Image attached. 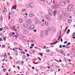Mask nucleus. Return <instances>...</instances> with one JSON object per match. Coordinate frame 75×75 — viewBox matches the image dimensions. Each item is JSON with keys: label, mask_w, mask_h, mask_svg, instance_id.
Returning a JSON list of instances; mask_svg holds the SVG:
<instances>
[{"label": "nucleus", "mask_w": 75, "mask_h": 75, "mask_svg": "<svg viewBox=\"0 0 75 75\" xmlns=\"http://www.w3.org/2000/svg\"><path fill=\"white\" fill-rule=\"evenodd\" d=\"M33 31L34 32H37V30H36V29H34L33 30Z\"/></svg>", "instance_id": "51"}, {"label": "nucleus", "mask_w": 75, "mask_h": 75, "mask_svg": "<svg viewBox=\"0 0 75 75\" xmlns=\"http://www.w3.org/2000/svg\"><path fill=\"white\" fill-rule=\"evenodd\" d=\"M53 14L54 16H55V15H56V14H57V11H56V10L54 11Z\"/></svg>", "instance_id": "21"}, {"label": "nucleus", "mask_w": 75, "mask_h": 75, "mask_svg": "<svg viewBox=\"0 0 75 75\" xmlns=\"http://www.w3.org/2000/svg\"><path fill=\"white\" fill-rule=\"evenodd\" d=\"M61 65H62V67L63 68H64V64H62Z\"/></svg>", "instance_id": "46"}, {"label": "nucleus", "mask_w": 75, "mask_h": 75, "mask_svg": "<svg viewBox=\"0 0 75 75\" xmlns=\"http://www.w3.org/2000/svg\"><path fill=\"white\" fill-rule=\"evenodd\" d=\"M70 44H71V43L70 42H69L67 44V45H70Z\"/></svg>", "instance_id": "50"}, {"label": "nucleus", "mask_w": 75, "mask_h": 75, "mask_svg": "<svg viewBox=\"0 0 75 75\" xmlns=\"http://www.w3.org/2000/svg\"><path fill=\"white\" fill-rule=\"evenodd\" d=\"M35 28V26L34 25H32L30 26L29 28V29L30 30H33Z\"/></svg>", "instance_id": "5"}, {"label": "nucleus", "mask_w": 75, "mask_h": 75, "mask_svg": "<svg viewBox=\"0 0 75 75\" xmlns=\"http://www.w3.org/2000/svg\"><path fill=\"white\" fill-rule=\"evenodd\" d=\"M0 35L1 38H5V37H4V36L3 35V34L2 33L0 34Z\"/></svg>", "instance_id": "26"}, {"label": "nucleus", "mask_w": 75, "mask_h": 75, "mask_svg": "<svg viewBox=\"0 0 75 75\" xmlns=\"http://www.w3.org/2000/svg\"><path fill=\"white\" fill-rule=\"evenodd\" d=\"M12 16L14 15V11H12Z\"/></svg>", "instance_id": "43"}, {"label": "nucleus", "mask_w": 75, "mask_h": 75, "mask_svg": "<svg viewBox=\"0 0 75 75\" xmlns=\"http://www.w3.org/2000/svg\"><path fill=\"white\" fill-rule=\"evenodd\" d=\"M72 11H74V12H75V8H74L73 9Z\"/></svg>", "instance_id": "58"}, {"label": "nucleus", "mask_w": 75, "mask_h": 75, "mask_svg": "<svg viewBox=\"0 0 75 75\" xmlns=\"http://www.w3.org/2000/svg\"><path fill=\"white\" fill-rule=\"evenodd\" d=\"M21 54H25V52H24V51H22L21 52Z\"/></svg>", "instance_id": "40"}, {"label": "nucleus", "mask_w": 75, "mask_h": 75, "mask_svg": "<svg viewBox=\"0 0 75 75\" xmlns=\"http://www.w3.org/2000/svg\"><path fill=\"white\" fill-rule=\"evenodd\" d=\"M6 71V69H4L3 70V71H4V72H5V71Z\"/></svg>", "instance_id": "42"}, {"label": "nucleus", "mask_w": 75, "mask_h": 75, "mask_svg": "<svg viewBox=\"0 0 75 75\" xmlns=\"http://www.w3.org/2000/svg\"><path fill=\"white\" fill-rule=\"evenodd\" d=\"M26 7L27 8H30V5L27 4L26 5Z\"/></svg>", "instance_id": "33"}, {"label": "nucleus", "mask_w": 75, "mask_h": 75, "mask_svg": "<svg viewBox=\"0 0 75 75\" xmlns=\"http://www.w3.org/2000/svg\"><path fill=\"white\" fill-rule=\"evenodd\" d=\"M48 11L49 13L48 14L50 15V16H52V13H53L52 12V10L50 9H49L48 10Z\"/></svg>", "instance_id": "2"}, {"label": "nucleus", "mask_w": 75, "mask_h": 75, "mask_svg": "<svg viewBox=\"0 0 75 75\" xmlns=\"http://www.w3.org/2000/svg\"><path fill=\"white\" fill-rule=\"evenodd\" d=\"M66 48H68V49H69V47L67 46H66Z\"/></svg>", "instance_id": "60"}, {"label": "nucleus", "mask_w": 75, "mask_h": 75, "mask_svg": "<svg viewBox=\"0 0 75 75\" xmlns=\"http://www.w3.org/2000/svg\"><path fill=\"white\" fill-rule=\"evenodd\" d=\"M29 53L30 54H33V52H29Z\"/></svg>", "instance_id": "57"}, {"label": "nucleus", "mask_w": 75, "mask_h": 75, "mask_svg": "<svg viewBox=\"0 0 75 75\" xmlns=\"http://www.w3.org/2000/svg\"><path fill=\"white\" fill-rule=\"evenodd\" d=\"M45 24L46 25H48V22H45Z\"/></svg>", "instance_id": "37"}, {"label": "nucleus", "mask_w": 75, "mask_h": 75, "mask_svg": "<svg viewBox=\"0 0 75 75\" xmlns=\"http://www.w3.org/2000/svg\"><path fill=\"white\" fill-rule=\"evenodd\" d=\"M57 42H58V41H56V42H54L53 43H52L50 44V45H52V44H54V45L55 44H56V43Z\"/></svg>", "instance_id": "28"}, {"label": "nucleus", "mask_w": 75, "mask_h": 75, "mask_svg": "<svg viewBox=\"0 0 75 75\" xmlns=\"http://www.w3.org/2000/svg\"><path fill=\"white\" fill-rule=\"evenodd\" d=\"M59 5H56V8H59Z\"/></svg>", "instance_id": "30"}, {"label": "nucleus", "mask_w": 75, "mask_h": 75, "mask_svg": "<svg viewBox=\"0 0 75 75\" xmlns=\"http://www.w3.org/2000/svg\"><path fill=\"white\" fill-rule=\"evenodd\" d=\"M57 38H61V32H57Z\"/></svg>", "instance_id": "4"}, {"label": "nucleus", "mask_w": 75, "mask_h": 75, "mask_svg": "<svg viewBox=\"0 0 75 75\" xmlns=\"http://www.w3.org/2000/svg\"><path fill=\"white\" fill-rule=\"evenodd\" d=\"M14 45H17V43L16 42H14Z\"/></svg>", "instance_id": "56"}, {"label": "nucleus", "mask_w": 75, "mask_h": 75, "mask_svg": "<svg viewBox=\"0 0 75 75\" xmlns=\"http://www.w3.org/2000/svg\"><path fill=\"white\" fill-rule=\"evenodd\" d=\"M27 23L28 24H29V25H30V24H31V20L29 19L28 20Z\"/></svg>", "instance_id": "16"}, {"label": "nucleus", "mask_w": 75, "mask_h": 75, "mask_svg": "<svg viewBox=\"0 0 75 75\" xmlns=\"http://www.w3.org/2000/svg\"><path fill=\"white\" fill-rule=\"evenodd\" d=\"M52 8L54 9V8H56V6L55 5H52Z\"/></svg>", "instance_id": "22"}, {"label": "nucleus", "mask_w": 75, "mask_h": 75, "mask_svg": "<svg viewBox=\"0 0 75 75\" xmlns=\"http://www.w3.org/2000/svg\"><path fill=\"white\" fill-rule=\"evenodd\" d=\"M40 37L41 38H43V37H44V36L42 34L44 33V31H41L40 32Z\"/></svg>", "instance_id": "6"}, {"label": "nucleus", "mask_w": 75, "mask_h": 75, "mask_svg": "<svg viewBox=\"0 0 75 75\" xmlns=\"http://www.w3.org/2000/svg\"><path fill=\"white\" fill-rule=\"evenodd\" d=\"M26 55L27 56V57H30V54H29L27 53L26 54Z\"/></svg>", "instance_id": "47"}, {"label": "nucleus", "mask_w": 75, "mask_h": 75, "mask_svg": "<svg viewBox=\"0 0 75 75\" xmlns=\"http://www.w3.org/2000/svg\"><path fill=\"white\" fill-rule=\"evenodd\" d=\"M24 19H27V16H25L24 17Z\"/></svg>", "instance_id": "45"}, {"label": "nucleus", "mask_w": 75, "mask_h": 75, "mask_svg": "<svg viewBox=\"0 0 75 75\" xmlns=\"http://www.w3.org/2000/svg\"><path fill=\"white\" fill-rule=\"evenodd\" d=\"M73 7V5L71 4H70L68 8H67V10L68 11H70L71 10H72V8Z\"/></svg>", "instance_id": "1"}, {"label": "nucleus", "mask_w": 75, "mask_h": 75, "mask_svg": "<svg viewBox=\"0 0 75 75\" xmlns=\"http://www.w3.org/2000/svg\"><path fill=\"white\" fill-rule=\"evenodd\" d=\"M38 21V19H37V18H35V23L36 24L37 23V21Z\"/></svg>", "instance_id": "35"}, {"label": "nucleus", "mask_w": 75, "mask_h": 75, "mask_svg": "<svg viewBox=\"0 0 75 75\" xmlns=\"http://www.w3.org/2000/svg\"><path fill=\"white\" fill-rule=\"evenodd\" d=\"M29 6H30L31 8H33L34 7V5L33 4L32 2H30L29 4Z\"/></svg>", "instance_id": "9"}, {"label": "nucleus", "mask_w": 75, "mask_h": 75, "mask_svg": "<svg viewBox=\"0 0 75 75\" xmlns=\"http://www.w3.org/2000/svg\"><path fill=\"white\" fill-rule=\"evenodd\" d=\"M23 33L25 34H28V31L27 30H25L23 31Z\"/></svg>", "instance_id": "13"}, {"label": "nucleus", "mask_w": 75, "mask_h": 75, "mask_svg": "<svg viewBox=\"0 0 75 75\" xmlns=\"http://www.w3.org/2000/svg\"><path fill=\"white\" fill-rule=\"evenodd\" d=\"M23 26L24 28H27L28 27V25L26 23H24L23 24Z\"/></svg>", "instance_id": "15"}, {"label": "nucleus", "mask_w": 75, "mask_h": 75, "mask_svg": "<svg viewBox=\"0 0 75 75\" xmlns=\"http://www.w3.org/2000/svg\"><path fill=\"white\" fill-rule=\"evenodd\" d=\"M11 23L12 24H13L14 23V20L12 19L11 20Z\"/></svg>", "instance_id": "24"}, {"label": "nucleus", "mask_w": 75, "mask_h": 75, "mask_svg": "<svg viewBox=\"0 0 75 75\" xmlns=\"http://www.w3.org/2000/svg\"><path fill=\"white\" fill-rule=\"evenodd\" d=\"M11 9H16V5H15L12 7Z\"/></svg>", "instance_id": "23"}, {"label": "nucleus", "mask_w": 75, "mask_h": 75, "mask_svg": "<svg viewBox=\"0 0 75 75\" xmlns=\"http://www.w3.org/2000/svg\"><path fill=\"white\" fill-rule=\"evenodd\" d=\"M70 32V30L69 29H68L67 31V34H69V33Z\"/></svg>", "instance_id": "29"}, {"label": "nucleus", "mask_w": 75, "mask_h": 75, "mask_svg": "<svg viewBox=\"0 0 75 75\" xmlns=\"http://www.w3.org/2000/svg\"><path fill=\"white\" fill-rule=\"evenodd\" d=\"M5 28V29H7V30H8V27L7 26H6Z\"/></svg>", "instance_id": "49"}, {"label": "nucleus", "mask_w": 75, "mask_h": 75, "mask_svg": "<svg viewBox=\"0 0 75 75\" xmlns=\"http://www.w3.org/2000/svg\"><path fill=\"white\" fill-rule=\"evenodd\" d=\"M9 36L10 37H11V36H12V34H9Z\"/></svg>", "instance_id": "48"}, {"label": "nucleus", "mask_w": 75, "mask_h": 75, "mask_svg": "<svg viewBox=\"0 0 75 75\" xmlns=\"http://www.w3.org/2000/svg\"><path fill=\"white\" fill-rule=\"evenodd\" d=\"M41 23L42 24V25H44V22H43L42 21V22H41Z\"/></svg>", "instance_id": "44"}, {"label": "nucleus", "mask_w": 75, "mask_h": 75, "mask_svg": "<svg viewBox=\"0 0 75 75\" xmlns=\"http://www.w3.org/2000/svg\"><path fill=\"white\" fill-rule=\"evenodd\" d=\"M62 18V16L60 15L58 17V19L59 21H60L61 20Z\"/></svg>", "instance_id": "12"}, {"label": "nucleus", "mask_w": 75, "mask_h": 75, "mask_svg": "<svg viewBox=\"0 0 75 75\" xmlns=\"http://www.w3.org/2000/svg\"><path fill=\"white\" fill-rule=\"evenodd\" d=\"M51 31L52 32H55L56 31V29L53 27H51Z\"/></svg>", "instance_id": "8"}, {"label": "nucleus", "mask_w": 75, "mask_h": 75, "mask_svg": "<svg viewBox=\"0 0 75 75\" xmlns=\"http://www.w3.org/2000/svg\"><path fill=\"white\" fill-rule=\"evenodd\" d=\"M31 42H33V43H35V41L34 40L32 41Z\"/></svg>", "instance_id": "54"}, {"label": "nucleus", "mask_w": 75, "mask_h": 75, "mask_svg": "<svg viewBox=\"0 0 75 75\" xmlns=\"http://www.w3.org/2000/svg\"><path fill=\"white\" fill-rule=\"evenodd\" d=\"M41 1H43V2H45V0H40Z\"/></svg>", "instance_id": "52"}, {"label": "nucleus", "mask_w": 75, "mask_h": 75, "mask_svg": "<svg viewBox=\"0 0 75 75\" xmlns=\"http://www.w3.org/2000/svg\"><path fill=\"white\" fill-rule=\"evenodd\" d=\"M64 16L66 17H68L69 16V13H68L66 14H64Z\"/></svg>", "instance_id": "17"}, {"label": "nucleus", "mask_w": 75, "mask_h": 75, "mask_svg": "<svg viewBox=\"0 0 75 75\" xmlns=\"http://www.w3.org/2000/svg\"><path fill=\"white\" fill-rule=\"evenodd\" d=\"M15 31H16V32H19L20 31V30H19V28H18V27H17L16 29H15Z\"/></svg>", "instance_id": "19"}, {"label": "nucleus", "mask_w": 75, "mask_h": 75, "mask_svg": "<svg viewBox=\"0 0 75 75\" xmlns=\"http://www.w3.org/2000/svg\"><path fill=\"white\" fill-rule=\"evenodd\" d=\"M71 20H71V19H69L68 20V22L69 23H71Z\"/></svg>", "instance_id": "31"}, {"label": "nucleus", "mask_w": 75, "mask_h": 75, "mask_svg": "<svg viewBox=\"0 0 75 75\" xmlns=\"http://www.w3.org/2000/svg\"><path fill=\"white\" fill-rule=\"evenodd\" d=\"M35 49H38V47H35Z\"/></svg>", "instance_id": "63"}, {"label": "nucleus", "mask_w": 75, "mask_h": 75, "mask_svg": "<svg viewBox=\"0 0 75 75\" xmlns=\"http://www.w3.org/2000/svg\"><path fill=\"white\" fill-rule=\"evenodd\" d=\"M66 11L67 10H66L65 8H63L62 10V13L63 14H64L66 13Z\"/></svg>", "instance_id": "7"}, {"label": "nucleus", "mask_w": 75, "mask_h": 75, "mask_svg": "<svg viewBox=\"0 0 75 75\" xmlns=\"http://www.w3.org/2000/svg\"><path fill=\"white\" fill-rule=\"evenodd\" d=\"M1 58H2V57H4V59L2 60V61H4L5 59V56H4V55H1Z\"/></svg>", "instance_id": "25"}, {"label": "nucleus", "mask_w": 75, "mask_h": 75, "mask_svg": "<svg viewBox=\"0 0 75 75\" xmlns=\"http://www.w3.org/2000/svg\"><path fill=\"white\" fill-rule=\"evenodd\" d=\"M64 61H67V59L64 58Z\"/></svg>", "instance_id": "59"}, {"label": "nucleus", "mask_w": 75, "mask_h": 75, "mask_svg": "<svg viewBox=\"0 0 75 75\" xmlns=\"http://www.w3.org/2000/svg\"><path fill=\"white\" fill-rule=\"evenodd\" d=\"M34 15H33L32 14H29V16L30 17H34Z\"/></svg>", "instance_id": "27"}, {"label": "nucleus", "mask_w": 75, "mask_h": 75, "mask_svg": "<svg viewBox=\"0 0 75 75\" xmlns=\"http://www.w3.org/2000/svg\"><path fill=\"white\" fill-rule=\"evenodd\" d=\"M46 18L48 20H51V18H50V17L49 16H48V15H46Z\"/></svg>", "instance_id": "10"}, {"label": "nucleus", "mask_w": 75, "mask_h": 75, "mask_svg": "<svg viewBox=\"0 0 75 75\" xmlns=\"http://www.w3.org/2000/svg\"><path fill=\"white\" fill-rule=\"evenodd\" d=\"M66 2L67 3L69 4L70 3V0H66Z\"/></svg>", "instance_id": "34"}, {"label": "nucleus", "mask_w": 75, "mask_h": 75, "mask_svg": "<svg viewBox=\"0 0 75 75\" xmlns=\"http://www.w3.org/2000/svg\"><path fill=\"white\" fill-rule=\"evenodd\" d=\"M46 1L48 4H51V3H52V0H48V1Z\"/></svg>", "instance_id": "11"}, {"label": "nucleus", "mask_w": 75, "mask_h": 75, "mask_svg": "<svg viewBox=\"0 0 75 75\" xmlns=\"http://www.w3.org/2000/svg\"><path fill=\"white\" fill-rule=\"evenodd\" d=\"M19 22H20V23H22L23 22V20H22V19H19Z\"/></svg>", "instance_id": "36"}, {"label": "nucleus", "mask_w": 75, "mask_h": 75, "mask_svg": "<svg viewBox=\"0 0 75 75\" xmlns=\"http://www.w3.org/2000/svg\"><path fill=\"white\" fill-rule=\"evenodd\" d=\"M27 13L26 11H23L21 13V14L22 15H24V14H25V13Z\"/></svg>", "instance_id": "20"}, {"label": "nucleus", "mask_w": 75, "mask_h": 75, "mask_svg": "<svg viewBox=\"0 0 75 75\" xmlns=\"http://www.w3.org/2000/svg\"><path fill=\"white\" fill-rule=\"evenodd\" d=\"M15 54H16V56H17V55H18V52H17V51H16L15 52Z\"/></svg>", "instance_id": "38"}, {"label": "nucleus", "mask_w": 75, "mask_h": 75, "mask_svg": "<svg viewBox=\"0 0 75 75\" xmlns=\"http://www.w3.org/2000/svg\"><path fill=\"white\" fill-rule=\"evenodd\" d=\"M60 4L61 5V6H65L66 3L62 1L60 2Z\"/></svg>", "instance_id": "3"}, {"label": "nucleus", "mask_w": 75, "mask_h": 75, "mask_svg": "<svg viewBox=\"0 0 75 75\" xmlns=\"http://www.w3.org/2000/svg\"><path fill=\"white\" fill-rule=\"evenodd\" d=\"M47 30L48 31H50L51 30V28H47Z\"/></svg>", "instance_id": "32"}, {"label": "nucleus", "mask_w": 75, "mask_h": 75, "mask_svg": "<svg viewBox=\"0 0 75 75\" xmlns=\"http://www.w3.org/2000/svg\"><path fill=\"white\" fill-rule=\"evenodd\" d=\"M67 56H70V54H69V53H67Z\"/></svg>", "instance_id": "64"}, {"label": "nucleus", "mask_w": 75, "mask_h": 75, "mask_svg": "<svg viewBox=\"0 0 75 75\" xmlns=\"http://www.w3.org/2000/svg\"><path fill=\"white\" fill-rule=\"evenodd\" d=\"M39 55H41V56H42V53H39L38 54Z\"/></svg>", "instance_id": "55"}, {"label": "nucleus", "mask_w": 75, "mask_h": 75, "mask_svg": "<svg viewBox=\"0 0 75 75\" xmlns=\"http://www.w3.org/2000/svg\"><path fill=\"white\" fill-rule=\"evenodd\" d=\"M59 51V52H59V53H61V54H64V52L63 51V50H60Z\"/></svg>", "instance_id": "14"}, {"label": "nucleus", "mask_w": 75, "mask_h": 75, "mask_svg": "<svg viewBox=\"0 0 75 75\" xmlns=\"http://www.w3.org/2000/svg\"><path fill=\"white\" fill-rule=\"evenodd\" d=\"M5 45H2V46L1 48H5Z\"/></svg>", "instance_id": "41"}, {"label": "nucleus", "mask_w": 75, "mask_h": 75, "mask_svg": "<svg viewBox=\"0 0 75 75\" xmlns=\"http://www.w3.org/2000/svg\"><path fill=\"white\" fill-rule=\"evenodd\" d=\"M38 59H39L40 60V61H41V58H40L39 57H38Z\"/></svg>", "instance_id": "61"}, {"label": "nucleus", "mask_w": 75, "mask_h": 75, "mask_svg": "<svg viewBox=\"0 0 75 75\" xmlns=\"http://www.w3.org/2000/svg\"><path fill=\"white\" fill-rule=\"evenodd\" d=\"M45 35H48V31L47 30H45Z\"/></svg>", "instance_id": "18"}, {"label": "nucleus", "mask_w": 75, "mask_h": 75, "mask_svg": "<svg viewBox=\"0 0 75 75\" xmlns=\"http://www.w3.org/2000/svg\"><path fill=\"white\" fill-rule=\"evenodd\" d=\"M15 37L16 38H17V37H18V36H17V35H15Z\"/></svg>", "instance_id": "62"}, {"label": "nucleus", "mask_w": 75, "mask_h": 75, "mask_svg": "<svg viewBox=\"0 0 75 75\" xmlns=\"http://www.w3.org/2000/svg\"><path fill=\"white\" fill-rule=\"evenodd\" d=\"M46 52H50V50L48 49L47 50H46Z\"/></svg>", "instance_id": "39"}, {"label": "nucleus", "mask_w": 75, "mask_h": 75, "mask_svg": "<svg viewBox=\"0 0 75 75\" xmlns=\"http://www.w3.org/2000/svg\"><path fill=\"white\" fill-rule=\"evenodd\" d=\"M1 21H2L3 20V16H1Z\"/></svg>", "instance_id": "53"}]
</instances>
